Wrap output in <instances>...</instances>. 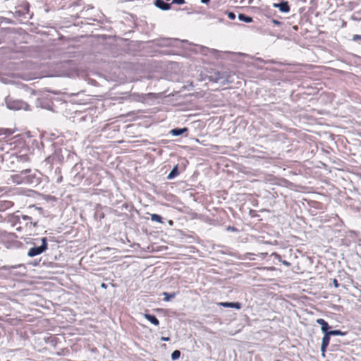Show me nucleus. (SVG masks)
Listing matches in <instances>:
<instances>
[{
	"label": "nucleus",
	"instance_id": "obj_10",
	"mask_svg": "<svg viewBox=\"0 0 361 361\" xmlns=\"http://www.w3.org/2000/svg\"><path fill=\"white\" fill-rule=\"evenodd\" d=\"M188 128H173L171 130V134L173 136H179L181 135L183 133L187 132Z\"/></svg>",
	"mask_w": 361,
	"mask_h": 361
},
{
	"label": "nucleus",
	"instance_id": "obj_26",
	"mask_svg": "<svg viewBox=\"0 0 361 361\" xmlns=\"http://www.w3.org/2000/svg\"><path fill=\"white\" fill-rule=\"evenodd\" d=\"M161 340L163 341H169L170 340L169 337H161Z\"/></svg>",
	"mask_w": 361,
	"mask_h": 361
},
{
	"label": "nucleus",
	"instance_id": "obj_3",
	"mask_svg": "<svg viewBox=\"0 0 361 361\" xmlns=\"http://www.w3.org/2000/svg\"><path fill=\"white\" fill-rule=\"evenodd\" d=\"M210 80L214 82H219L221 84H224L226 82H230L228 75L226 72H216L210 76Z\"/></svg>",
	"mask_w": 361,
	"mask_h": 361
},
{
	"label": "nucleus",
	"instance_id": "obj_17",
	"mask_svg": "<svg viewBox=\"0 0 361 361\" xmlns=\"http://www.w3.org/2000/svg\"><path fill=\"white\" fill-rule=\"evenodd\" d=\"M151 220L152 221H157V222H159V223H162V217L159 215V214H151Z\"/></svg>",
	"mask_w": 361,
	"mask_h": 361
},
{
	"label": "nucleus",
	"instance_id": "obj_5",
	"mask_svg": "<svg viewBox=\"0 0 361 361\" xmlns=\"http://www.w3.org/2000/svg\"><path fill=\"white\" fill-rule=\"evenodd\" d=\"M324 337L322 338V345H321V351L322 355H324V353L326 352V349L328 347L330 341V335L328 333L324 334Z\"/></svg>",
	"mask_w": 361,
	"mask_h": 361
},
{
	"label": "nucleus",
	"instance_id": "obj_11",
	"mask_svg": "<svg viewBox=\"0 0 361 361\" xmlns=\"http://www.w3.org/2000/svg\"><path fill=\"white\" fill-rule=\"evenodd\" d=\"M238 19L240 21H243V22H245V23H252V18L249 16H247L244 13H239L238 14Z\"/></svg>",
	"mask_w": 361,
	"mask_h": 361
},
{
	"label": "nucleus",
	"instance_id": "obj_16",
	"mask_svg": "<svg viewBox=\"0 0 361 361\" xmlns=\"http://www.w3.org/2000/svg\"><path fill=\"white\" fill-rule=\"evenodd\" d=\"M274 256L275 259H278L279 262H281L285 266H286V267H290V262H287L286 260H282L281 259V257L280 255L274 253Z\"/></svg>",
	"mask_w": 361,
	"mask_h": 361
},
{
	"label": "nucleus",
	"instance_id": "obj_24",
	"mask_svg": "<svg viewBox=\"0 0 361 361\" xmlns=\"http://www.w3.org/2000/svg\"><path fill=\"white\" fill-rule=\"evenodd\" d=\"M333 283H334V286L336 288H338V287L339 286V284H338V281H337L336 279H334L333 280Z\"/></svg>",
	"mask_w": 361,
	"mask_h": 361
},
{
	"label": "nucleus",
	"instance_id": "obj_14",
	"mask_svg": "<svg viewBox=\"0 0 361 361\" xmlns=\"http://www.w3.org/2000/svg\"><path fill=\"white\" fill-rule=\"evenodd\" d=\"M162 295L164 296V301H169L171 299L173 298L176 296L175 293H169L166 292H164Z\"/></svg>",
	"mask_w": 361,
	"mask_h": 361
},
{
	"label": "nucleus",
	"instance_id": "obj_2",
	"mask_svg": "<svg viewBox=\"0 0 361 361\" xmlns=\"http://www.w3.org/2000/svg\"><path fill=\"white\" fill-rule=\"evenodd\" d=\"M41 241H42V244L40 246L33 247L29 250V251L27 252V255L29 257H35L37 255H39L43 253L44 252H45L47 250V238H42L41 239Z\"/></svg>",
	"mask_w": 361,
	"mask_h": 361
},
{
	"label": "nucleus",
	"instance_id": "obj_28",
	"mask_svg": "<svg viewBox=\"0 0 361 361\" xmlns=\"http://www.w3.org/2000/svg\"><path fill=\"white\" fill-rule=\"evenodd\" d=\"M210 1V0H201V3L202 4H208Z\"/></svg>",
	"mask_w": 361,
	"mask_h": 361
},
{
	"label": "nucleus",
	"instance_id": "obj_7",
	"mask_svg": "<svg viewBox=\"0 0 361 361\" xmlns=\"http://www.w3.org/2000/svg\"><path fill=\"white\" fill-rule=\"evenodd\" d=\"M316 322L318 324L321 325V330L324 334L329 333L331 327L327 322L322 318L317 319Z\"/></svg>",
	"mask_w": 361,
	"mask_h": 361
},
{
	"label": "nucleus",
	"instance_id": "obj_33",
	"mask_svg": "<svg viewBox=\"0 0 361 361\" xmlns=\"http://www.w3.org/2000/svg\"><path fill=\"white\" fill-rule=\"evenodd\" d=\"M276 361H280L279 360H276Z\"/></svg>",
	"mask_w": 361,
	"mask_h": 361
},
{
	"label": "nucleus",
	"instance_id": "obj_25",
	"mask_svg": "<svg viewBox=\"0 0 361 361\" xmlns=\"http://www.w3.org/2000/svg\"><path fill=\"white\" fill-rule=\"evenodd\" d=\"M16 267H15V266H11V267H6V266H4V267H2V269L7 270V269H14V268H16Z\"/></svg>",
	"mask_w": 361,
	"mask_h": 361
},
{
	"label": "nucleus",
	"instance_id": "obj_22",
	"mask_svg": "<svg viewBox=\"0 0 361 361\" xmlns=\"http://www.w3.org/2000/svg\"><path fill=\"white\" fill-rule=\"evenodd\" d=\"M359 39H361V35H354L353 37V41H357V40H359Z\"/></svg>",
	"mask_w": 361,
	"mask_h": 361
},
{
	"label": "nucleus",
	"instance_id": "obj_6",
	"mask_svg": "<svg viewBox=\"0 0 361 361\" xmlns=\"http://www.w3.org/2000/svg\"><path fill=\"white\" fill-rule=\"evenodd\" d=\"M154 5L162 11H168L171 8V4L164 0H154Z\"/></svg>",
	"mask_w": 361,
	"mask_h": 361
},
{
	"label": "nucleus",
	"instance_id": "obj_31",
	"mask_svg": "<svg viewBox=\"0 0 361 361\" xmlns=\"http://www.w3.org/2000/svg\"><path fill=\"white\" fill-rule=\"evenodd\" d=\"M15 181L17 183H20L21 182H23V180H15Z\"/></svg>",
	"mask_w": 361,
	"mask_h": 361
},
{
	"label": "nucleus",
	"instance_id": "obj_30",
	"mask_svg": "<svg viewBox=\"0 0 361 361\" xmlns=\"http://www.w3.org/2000/svg\"><path fill=\"white\" fill-rule=\"evenodd\" d=\"M30 224H33V226H34V227H36V226H37V222H35V223H32V222H31Z\"/></svg>",
	"mask_w": 361,
	"mask_h": 361
},
{
	"label": "nucleus",
	"instance_id": "obj_20",
	"mask_svg": "<svg viewBox=\"0 0 361 361\" xmlns=\"http://www.w3.org/2000/svg\"><path fill=\"white\" fill-rule=\"evenodd\" d=\"M185 0H173L172 4L182 5L185 4Z\"/></svg>",
	"mask_w": 361,
	"mask_h": 361
},
{
	"label": "nucleus",
	"instance_id": "obj_29",
	"mask_svg": "<svg viewBox=\"0 0 361 361\" xmlns=\"http://www.w3.org/2000/svg\"><path fill=\"white\" fill-rule=\"evenodd\" d=\"M101 286L104 288H106V285L105 283H102Z\"/></svg>",
	"mask_w": 361,
	"mask_h": 361
},
{
	"label": "nucleus",
	"instance_id": "obj_9",
	"mask_svg": "<svg viewBox=\"0 0 361 361\" xmlns=\"http://www.w3.org/2000/svg\"><path fill=\"white\" fill-rule=\"evenodd\" d=\"M144 317L147 319L150 323L155 326H158L159 324V321L154 314H145Z\"/></svg>",
	"mask_w": 361,
	"mask_h": 361
},
{
	"label": "nucleus",
	"instance_id": "obj_8",
	"mask_svg": "<svg viewBox=\"0 0 361 361\" xmlns=\"http://www.w3.org/2000/svg\"><path fill=\"white\" fill-rule=\"evenodd\" d=\"M219 305L224 307H229V308H235L236 310H240L242 307V304L240 302H220Z\"/></svg>",
	"mask_w": 361,
	"mask_h": 361
},
{
	"label": "nucleus",
	"instance_id": "obj_13",
	"mask_svg": "<svg viewBox=\"0 0 361 361\" xmlns=\"http://www.w3.org/2000/svg\"><path fill=\"white\" fill-rule=\"evenodd\" d=\"M178 175V166H175L167 176V179L171 180Z\"/></svg>",
	"mask_w": 361,
	"mask_h": 361
},
{
	"label": "nucleus",
	"instance_id": "obj_19",
	"mask_svg": "<svg viewBox=\"0 0 361 361\" xmlns=\"http://www.w3.org/2000/svg\"><path fill=\"white\" fill-rule=\"evenodd\" d=\"M16 218L18 219V221H20V219H23V221H28V220H31V217L29 216H27V215H20V216H17Z\"/></svg>",
	"mask_w": 361,
	"mask_h": 361
},
{
	"label": "nucleus",
	"instance_id": "obj_12",
	"mask_svg": "<svg viewBox=\"0 0 361 361\" xmlns=\"http://www.w3.org/2000/svg\"><path fill=\"white\" fill-rule=\"evenodd\" d=\"M13 203L10 201H5L0 202V212H4L6 209L11 207L13 206Z\"/></svg>",
	"mask_w": 361,
	"mask_h": 361
},
{
	"label": "nucleus",
	"instance_id": "obj_1",
	"mask_svg": "<svg viewBox=\"0 0 361 361\" xmlns=\"http://www.w3.org/2000/svg\"><path fill=\"white\" fill-rule=\"evenodd\" d=\"M5 102L6 106L11 110H27L28 109V104L21 100L14 99L13 97L8 96L6 98Z\"/></svg>",
	"mask_w": 361,
	"mask_h": 361
},
{
	"label": "nucleus",
	"instance_id": "obj_21",
	"mask_svg": "<svg viewBox=\"0 0 361 361\" xmlns=\"http://www.w3.org/2000/svg\"><path fill=\"white\" fill-rule=\"evenodd\" d=\"M228 17L231 20H234L235 18V14L233 12H228Z\"/></svg>",
	"mask_w": 361,
	"mask_h": 361
},
{
	"label": "nucleus",
	"instance_id": "obj_15",
	"mask_svg": "<svg viewBox=\"0 0 361 361\" xmlns=\"http://www.w3.org/2000/svg\"><path fill=\"white\" fill-rule=\"evenodd\" d=\"M329 335L331 336H344L345 334V332L341 331V330H330L328 333Z\"/></svg>",
	"mask_w": 361,
	"mask_h": 361
},
{
	"label": "nucleus",
	"instance_id": "obj_23",
	"mask_svg": "<svg viewBox=\"0 0 361 361\" xmlns=\"http://www.w3.org/2000/svg\"><path fill=\"white\" fill-rule=\"evenodd\" d=\"M271 22L274 24V25H281L282 24L281 22L277 20H275V19H272Z\"/></svg>",
	"mask_w": 361,
	"mask_h": 361
},
{
	"label": "nucleus",
	"instance_id": "obj_4",
	"mask_svg": "<svg viewBox=\"0 0 361 361\" xmlns=\"http://www.w3.org/2000/svg\"><path fill=\"white\" fill-rule=\"evenodd\" d=\"M273 7L277 8L281 13H287L290 11V6L288 1H281L279 3H274Z\"/></svg>",
	"mask_w": 361,
	"mask_h": 361
},
{
	"label": "nucleus",
	"instance_id": "obj_32",
	"mask_svg": "<svg viewBox=\"0 0 361 361\" xmlns=\"http://www.w3.org/2000/svg\"><path fill=\"white\" fill-rule=\"evenodd\" d=\"M172 223H173L172 221H169V224H172Z\"/></svg>",
	"mask_w": 361,
	"mask_h": 361
},
{
	"label": "nucleus",
	"instance_id": "obj_27",
	"mask_svg": "<svg viewBox=\"0 0 361 361\" xmlns=\"http://www.w3.org/2000/svg\"><path fill=\"white\" fill-rule=\"evenodd\" d=\"M30 171V169H27V170H24V171H21V174H27V173H29Z\"/></svg>",
	"mask_w": 361,
	"mask_h": 361
},
{
	"label": "nucleus",
	"instance_id": "obj_18",
	"mask_svg": "<svg viewBox=\"0 0 361 361\" xmlns=\"http://www.w3.org/2000/svg\"><path fill=\"white\" fill-rule=\"evenodd\" d=\"M180 356V350H176L174 351H173V353H171V360L173 361H175L176 360H178Z\"/></svg>",
	"mask_w": 361,
	"mask_h": 361
}]
</instances>
